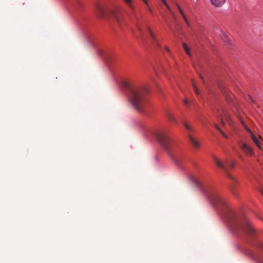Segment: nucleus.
<instances>
[{"label": "nucleus", "mask_w": 263, "mask_h": 263, "mask_svg": "<svg viewBox=\"0 0 263 263\" xmlns=\"http://www.w3.org/2000/svg\"><path fill=\"white\" fill-rule=\"evenodd\" d=\"M208 196L211 203L223 213L233 232H242L248 236H254L255 231L247 218L234 213L226 201L217 194L210 193Z\"/></svg>", "instance_id": "obj_1"}, {"label": "nucleus", "mask_w": 263, "mask_h": 263, "mask_svg": "<svg viewBox=\"0 0 263 263\" xmlns=\"http://www.w3.org/2000/svg\"><path fill=\"white\" fill-rule=\"evenodd\" d=\"M124 85L129 91V99L132 106L138 112L144 114L148 105L146 99L147 88L145 86H132L127 82H125Z\"/></svg>", "instance_id": "obj_2"}, {"label": "nucleus", "mask_w": 263, "mask_h": 263, "mask_svg": "<svg viewBox=\"0 0 263 263\" xmlns=\"http://www.w3.org/2000/svg\"><path fill=\"white\" fill-rule=\"evenodd\" d=\"M155 137L173 162L176 165H180L183 160V154L168 138L166 133L163 131H158L155 134Z\"/></svg>", "instance_id": "obj_3"}, {"label": "nucleus", "mask_w": 263, "mask_h": 263, "mask_svg": "<svg viewBox=\"0 0 263 263\" xmlns=\"http://www.w3.org/2000/svg\"><path fill=\"white\" fill-rule=\"evenodd\" d=\"M213 159L216 165L219 168H221L226 173L227 176L232 180V182L230 184V187L232 193L234 195H236V194L235 187L236 184V181L233 178V177L229 173V170L230 169L233 168V167H234V163L229 162L228 159H226L225 161L223 162H222L220 161L215 156L213 157Z\"/></svg>", "instance_id": "obj_4"}, {"label": "nucleus", "mask_w": 263, "mask_h": 263, "mask_svg": "<svg viewBox=\"0 0 263 263\" xmlns=\"http://www.w3.org/2000/svg\"><path fill=\"white\" fill-rule=\"evenodd\" d=\"M93 11L100 18H105L106 16L107 13L103 9L102 6L98 4L95 5V8Z\"/></svg>", "instance_id": "obj_5"}, {"label": "nucleus", "mask_w": 263, "mask_h": 263, "mask_svg": "<svg viewBox=\"0 0 263 263\" xmlns=\"http://www.w3.org/2000/svg\"><path fill=\"white\" fill-rule=\"evenodd\" d=\"M110 14L115 18L119 26L121 25V16L120 10L118 9L115 10H111L109 12Z\"/></svg>", "instance_id": "obj_6"}, {"label": "nucleus", "mask_w": 263, "mask_h": 263, "mask_svg": "<svg viewBox=\"0 0 263 263\" xmlns=\"http://www.w3.org/2000/svg\"><path fill=\"white\" fill-rule=\"evenodd\" d=\"M240 148L242 151L247 155H252L253 154V152L252 148L249 146L246 143H242L240 146Z\"/></svg>", "instance_id": "obj_7"}, {"label": "nucleus", "mask_w": 263, "mask_h": 263, "mask_svg": "<svg viewBox=\"0 0 263 263\" xmlns=\"http://www.w3.org/2000/svg\"><path fill=\"white\" fill-rule=\"evenodd\" d=\"M189 139L191 143L193 145V146L196 148H198L199 147V144L198 141L191 135L188 136Z\"/></svg>", "instance_id": "obj_8"}, {"label": "nucleus", "mask_w": 263, "mask_h": 263, "mask_svg": "<svg viewBox=\"0 0 263 263\" xmlns=\"http://www.w3.org/2000/svg\"><path fill=\"white\" fill-rule=\"evenodd\" d=\"M211 3L215 7H221L225 2V0H210Z\"/></svg>", "instance_id": "obj_9"}, {"label": "nucleus", "mask_w": 263, "mask_h": 263, "mask_svg": "<svg viewBox=\"0 0 263 263\" xmlns=\"http://www.w3.org/2000/svg\"><path fill=\"white\" fill-rule=\"evenodd\" d=\"M247 130L251 133V138L252 139V140L254 142V143L256 144V145L258 146V148H260V142L259 140L257 139V138L250 130L249 129H247Z\"/></svg>", "instance_id": "obj_10"}, {"label": "nucleus", "mask_w": 263, "mask_h": 263, "mask_svg": "<svg viewBox=\"0 0 263 263\" xmlns=\"http://www.w3.org/2000/svg\"><path fill=\"white\" fill-rule=\"evenodd\" d=\"M127 6L131 9L133 13H134V7L133 5L132 0H123ZM134 14V13H133Z\"/></svg>", "instance_id": "obj_11"}, {"label": "nucleus", "mask_w": 263, "mask_h": 263, "mask_svg": "<svg viewBox=\"0 0 263 263\" xmlns=\"http://www.w3.org/2000/svg\"><path fill=\"white\" fill-rule=\"evenodd\" d=\"M162 2L164 4V5L166 6V7L167 8V9L169 10V11L170 12V13H171V14L173 15V16L174 17V18H175V17L174 16V13L171 10V8L170 7V6L168 5L167 3H166V1L165 0H161Z\"/></svg>", "instance_id": "obj_12"}, {"label": "nucleus", "mask_w": 263, "mask_h": 263, "mask_svg": "<svg viewBox=\"0 0 263 263\" xmlns=\"http://www.w3.org/2000/svg\"><path fill=\"white\" fill-rule=\"evenodd\" d=\"M182 46H183V49L184 50H185V51L186 52V53L190 56H191V52H190V49H189V48L187 47V46L186 45V44L185 43H183L182 44Z\"/></svg>", "instance_id": "obj_13"}, {"label": "nucleus", "mask_w": 263, "mask_h": 263, "mask_svg": "<svg viewBox=\"0 0 263 263\" xmlns=\"http://www.w3.org/2000/svg\"><path fill=\"white\" fill-rule=\"evenodd\" d=\"M214 126L218 131H219V132L222 135V136L224 138H228V136L220 129L219 126L216 124H214Z\"/></svg>", "instance_id": "obj_14"}, {"label": "nucleus", "mask_w": 263, "mask_h": 263, "mask_svg": "<svg viewBox=\"0 0 263 263\" xmlns=\"http://www.w3.org/2000/svg\"><path fill=\"white\" fill-rule=\"evenodd\" d=\"M167 118L168 119L173 122H175V117L173 116V115L172 114H171V113H169L167 114Z\"/></svg>", "instance_id": "obj_15"}, {"label": "nucleus", "mask_w": 263, "mask_h": 263, "mask_svg": "<svg viewBox=\"0 0 263 263\" xmlns=\"http://www.w3.org/2000/svg\"><path fill=\"white\" fill-rule=\"evenodd\" d=\"M147 30L151 35V39L155 41L156 40V39L154 36V34L149 27L147 28Z\"/></svg>", "instance_id": "obj_16"}, {"label": "nucleus", "mask_w": 263, "mask_h": 263, "mask_svg": "<svg viewBox=\"0 0 263 263\" xmlns=\"http://www.w3.org/2000/svg\"><path fill=\"white\" fill-rule=\"evenodd\" d=\"M183 125L184 127L189 131L191 130V127L186 123H183Z\"/></svg>", "instance_id": "obj_17"}, {"label": "nucleus", "mask_w": 263, "mask_h": 263, "mask_svg": "<svg viewBox=\"0 0 263 263\" xmlns=\"http://www.w3.org/2000/svg\"><path fill=\"white\" fill-rule=\"evenodd\" d=\"M193 85L194 89L195 90V93L197 95H198L199 94V91H198V90L197 87L196 86V85L194 84H193Z\"/></svg>", "instance_id": "obj_18"}, {"label": "nucleus", "mask_w": 263, "mask_h": 263, "mask_svg": "<svg viewBox=\"0 0 263 263\" xmlns=\"http://www.w3.org/2000/svg\"><path fill=\"white\" fill-rule=\"evenodd\" d=\"M144 3L147 5V7H148V10L150 11V12H152V10L149 7V6L148 5V4H147V2L146 0H142Z\"/></svg>", "instance_id": "obj_19"}, {"label": "nucleus", "mask_w": 263, "mask_h": 263, "mask_svg": "<svg viewBox=\"0 0 263 263\" xmlns=\"http://www.w3.org/2000/svg\"><path fill=\"white\" fill-rule=\"evenodd\" d=\"M183 103H184V105H185L186 107H187V106H188L189 102H188V101H187V99H184V100H183Z\"/></svg>", "instance_id": "obj_20"}, {"label": "nucleus", "mask_w": 263, "mask_h": 263, "mask_svg": "<svg viewBox=\"0 0 263 263\" xmlns=\"http://www.w3.org/2000/svg\"><path fill=\"white\" fill-rule=\"evenodd\" d=\"M184 21L185 22V23H186V24L187 26L188 27H190V23H189V21H187V18H185V19H184Z\"/></svg>", "instance_id": "obj_21"}, {"label": "nucleus", "mask_w": 263, "mask_h": 263, "mask_svg": "<svg viewBox=\"0 0 263 263\" xmlns=\"http://www.w3.org/2000/svg\"><path fill=\"white\" fill-rule=\"evenodd\" d=\"M180 14L182 16L184 20L185 19V18H186L183 12H181V13H180Z\"/></svg>", "instance_id": "obj_22"}, {"label": "nucleus", "mask_w": 263, "mask_h": 263, "mask_svg": "<svg viewBox=\"0 0 263 263\" xmlns=\"http://www.w3.org/2000/svg\"><path fill=\"white\" fill-rule=\"evenodd\" d=\"M176 6H177V8H178L179 11H180V9H181V8H180V7L179 6L178 4H176Z\"/></svg>", "instance_id": "obj_23"}, {"label": "nucleus", "mask_w": 263, "mask_h": 263, "mask_svg": "<svg viewBox=\"0 0 263 263\" xmlns=\"http://www.w3.org/2000/svg\"><path fill=\"white\" fill-rule=\"evenodd\" d=\"M260 192L261 194V195L263 196V189L260 190Z\"/></svg>", "instance_id": "obj_24"}, {"label": "nucleus", "mask_w": 263, "mask_h": 263, "mask_svg": "<svg viewBox=\"0 0 263 263\" xmlns=\"http://www.w3.org/2000/svg\"><path fill=\"white\" fill-rule=\"evenodd\" d=\"M165 49H166V50L167 51H168V52H169V51H170L169 49H168L167 47H165Z\"/></svg>", "instance_id": "obj_25"}, {"label": "nucleus", "mask_w": 263, "mask_h": 263, "mask_svg": "<svg viewBox=\"0 0 263 263\" xmlns=\"http://www.w3.org/2000/svg\"><path fill=\"white\" fill-rule=\"evenodd\" d=\"M221 123H222V124L223 125H224V124H225V123H224V122L222 120H221Z\"/></svg>", "instance_id": "obj_26"}, {"label": "nucleus", "mask_w": 263, "mask_h": 263, "mask_svg": "<svg viewBox=\"0 0 263 263\" xmlns=\"http://www.w3.org/2000/svg\"><path fill=\"white\" fill-rule=\"evenodd\" d=\"M260 247H261V248H262V249H263V245H262V244H261V245H260Z\"/></svg>", "instance_id": "obj_27"}, {"label": "nucleus", "mask_w": 263, "mask_h": 263, "mask_svg": "<svg viewBox=\"0 0 263 263\" xmlns=\"http://www.w3.org/2000/svg\"><path fill=\"white\" fill-rule=\"evenodd\" d=\"M196 183L197 184V185H200L199 182H197Z\"/></svg>", "instance_id": "obj_28"}, {"label": "nucleus", "mask_w": 263, "mask_h": 263, "mask_svg": "<svg viewBox=\"0 0 263 263\" xmlns=\"http://www.w3.org/2000/svg\"><path fill=\"white\" fill-rule=\"evenodd\" d=\"M180 13H181V12H183L182 10V9H180V11H179Z\"/></svg>", "instance_id": "obj_29"}, {"label": "nucleus", "mask_w": 263, "mask_h": 263, "mask_svg": "<svg viewBox=\"0 0 263 263\" xmlns=\"http://www.w3.org/2000/svg\"><path fill=\"white\" fill-rule=\"evenodd\" d=\"M227 120L228 121H229V118L228 117L227 118Z\"/></svg>", "instance_id": "obj_30"}, {"label": "nucleus", "mask_w": 263, "mask_h": 263, "mask_svg": "<svg viewBox=\"0 0 263 263\" xmlns=\"http://www.w3.org/2000/svg\"><path fill=\"white\" fill-rule=\"evenodd\" d=\"M260 263H263V261H260Z\"/></svg>", "instance_id": "obj_31"}]
</instances>
